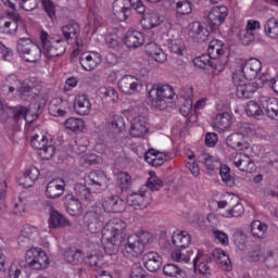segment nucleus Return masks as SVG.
I'll return each mask as SVG.
<instances>
[{
  "instance_id": "nucleus-14",
  "label": "nucleus",
  "mask_w": 278,
  "mask_h": 278,
  "mask_svg": "<svg viewBox=\"0 0 278 278\" xmlns=\"http://www.w3.org/2000/svg\"><path fill=\"white\" fill-rule=\"evenodd\" d=\"M126 201L130 207H134V210H147V206L151 205L153 198L151 197V192L139 190L129 193Z\"/></svg>"
},
{
  "instance_id": "nucleus-19",
  "label": "nucleus",
  "mask_w": 278,
  "mask_h": 278,
  "mask_svg": "<svg viewBox=\"0 0 278 278\" xmlns=\"http://www.w3.org/2000/svg\"><path fill=\"white\" fill-rule=\"evenodd\" d=\"M233 123V115L229 112H222L215 115L212 122V127L215 131L223 134V131H227L229 127H231Z\"/></svg>"
},
{
  "instance_id": "nucleus-59",
  "label": "nucleus",
  "mask_w": 278,
  "mask_h": 278,
  "mask_svg": "<svg viewBox=\"0 0 278 278\" xmlns=\"http://www.w3.org/2000/svg\"><path fill=\"white\" fill-rule=\"evenodd\" d=\"M86 220L87 218L90 219V223L87 225L90 233H97L98 231L101 230V227H103V223L101 220H99V218H97V216H94V214H87L85 216Z\"/></svg>"
},
{
  "instance_id": "nucleus-32",
  "label": "nucleus",
  "mask_w": 278,
  "mask_h": 278,
  "mask_svg": "<svg viewBox=\"0 0 278 278\" xmlns=\"http://www.w3.org/2000/svg\"><path fill=\"white\" fill-rule=\"evenodd\" d=\"M96 94L103 103H118V91L113 87H100Z\"/></svg>"
},
{
  "instance_id": "nucleus-34",
  "label": "nucleus",
  "mask_w": 278,
  "mask_h": 278,
  "mask_svg": "<svg viewBox=\"0 0 278 278\" xmlns=\"http://www.w3.org/2000/svg\"><path fill=\"white\" fill-rule=\"evenodd\" d=\"M261 105L268 118H278V100L275 98H263L261 100Z\"/></svg>"
},
{
  "instance_id": "nucleus-21",
  "label": "nucleus",
  "mask_w": 278,
  "mask_h": 278,
  "mask_svg": "<svg viewBox=\"0 0 278 278\" xmlns=\"http://www.w3.org/2000/svg\"><path fill=\"white\" fill-rule=\"evenodd\" d=\"M146 53L148 58L154 60L156 64H165L168 60V54L162 49V47L155 42H149L146 46Z\"/></svg>"
},
{
  "instance_id": "nucleus-18",
  "label": "nucleus",
  "mask_w": 278,
  "mask_h": 278,
  "mask_svg": "<svg viewBox=\"0 0 278 278\" xmlns=\"http://www.w3.org/2000/svg\"><path fill=\"white\" fill-rule=\"evenodd\" d=\"M231 162L241 173H255V162L248 154L236 153Z\"/></svg>"
},
{
  "instance_id": "nucleus-6",
  "label": "nucleus",
  "mask_w": 278,
  "mask_h": 278,
  "mask_svg": "<svg viewBox=\"0 0 278 278\" xmlns=\"http://www.w3.org/2000/svg\"><path fill=\"white\" fill-rule=\"evenodd\" d=\"M148 97L156 110H166L168 101H175L177 94L170 85L156 84L148 87Z\"/></svg>"
},
{
  "instance_id": "nucleus-9",
  "label": "nucleus",
  "mask_w": 278,
  "mask_h": 278,
  "mask_svg": "<svg viewBox=\"0 0 278 278\" xmlns=\"http://www.w3.org/2000/svg\"><path fill=\"white\" fill-rule=\"evenodd\" d=\"M262 71V62L257 59H250L248 61L238 60L232 67V75L241 77L242 79H255Z\"/></svg>"
},
{
  "instance_id": "nucleus-35",
  "label": "nucleus",
  "mask_w": 278,
  "mask_h": 278,
  "mask_svg": "<svg viewBox=\"0 0 278 278\" xmlns=\"http://www.w3.org/2000/svg\"><path fill=\"white\" fill-rule=\"evenodd\" d=\"M212 255L223 270H231V260L229 258V255H227V253L223 251V249L216 248L215 250H213Z\"/></svg>"
},
{
  "instance_id": "nucleus-37",
  "label": "nucleus",
  "mask_w": 278,
  "mask_h": 278,
  "mask_svg": "<svg viewBox=\"0 0 278 278\" xmlns=\"http://www.w3.org/2000/svg\"><path fill=\"white\" fill-rule=\"evenodd\" d=\"M144 160L150 166H162V164L168 160V156L162 152L151 149L144 153Z\"/></svg>"
},
{
  "instance_id": "nucleus-26",
  "label": "nucleus",
  "mask_w": 278,
  "mask_h": 278,
  "mask_svg": "<svg viewBox=\"0 0 278 278\" xmlns=\"http://www.w3.org/2000/svg\"><path fill=\"white\" fill-rule=\"evenodd\" d=\"M142 262L144 268L149 270L150 273H157L160 268H162V255H160L157 252H148L143 254Z\"/></svg>"
},
{
  "instance_id": "nucleus-60",
  "label": "nucleus",
  "mask_w": 278,
  "mask_h": 278,
  "mask_svg": "<svg viewBox=\"0 0 278 278\" xmlns=\"http://www.w3.org/2000/svg\"><path fill=\"white\" fill-rule=\"evenodd\" d=\"M245 114H248V116H262L264 109H262L257 102L250 101L245 106Z\"/></svg>"
},
{
  "instance_id": "nucleus-44",
  "label": "nucleus",
  "mask_w": 278,
  "mask_h": 278,
  "mask_svg": "<svg viewBox=\"0 0 278 278\" xmlns=\"http://www.w3.org/2000/svg\"><path fill=\"white\" fill-rule=\"evenodd\" d=\"M109 125L114 134H121L125 131V117L116 113L110 115Z\"/></svg>"
},
{
  "instance_id": "nucleus-57",
  "label": "nucleus",
  "mask_w": 278,
  "mask_h": 278,
  "mask_svg": "<svg viewBox=\"0 0 278 278\" xmlns=\"http://www.w3.org/2000/svg\"><path fill=\"white\" fill-rule=\"evenodd\" d=\"M191 255H194V252L189 251L184 253L181 250H176L172 252L170 257L174 262H178L179 264H188Z\"/></svg>"
},
{
  "instance_id": "nucleus-11",
  "label": "nucleus",
  "mask_w": 278,
  "mask_h": 278,
  "mask_svg": "<svg viewBox=\"0 0 278 278\" xmlns=\"http://www.w3.org/2000/svg\"><path fill=\"white\" fill-rule=\"evenodd\" d=\"M18 25H23V18L17 13L0 15V34L16 36Z\"/></svg>"
},
{
  "instance_id": "nucleus-12",
  "label": "nucleus",
  "mask_w": 278,
  "mask_h": 278,
  "mask_svg": "<svg viewBox=\"0 0 278 278\" xmlns=\"http://www.w3.org/2000/svg\"><path fill=\"white\" fill-rule=\"evenodd\" d=\"M232 81L238 99H252L257 92V87L253 83L241 78L238 74H232Z\"/></svg>"
},
{
  "instance_id": "nucleus-48",
  "label": "nucleus",
  "mask_w": 278,
  "mask_h": 278,
  "mask_svg": "<svg viewBox=\"0 0 278 278\" xmlns=\"http://www.w3.org/2000/svg\"><path fill=\"white\" fill-rule=\"evenodd\" d=\"M85 264H87L88 266H103V254L97 250L87 252L85 256Z\"/></svg>"
},
{
  "instance_id": "nucleus-4",
  "label": "nucleus",
  "mask_w": 278,
  "mask_h": 278,
  "mask_svg": "<svg viewBox=\"0 0 278 278\" xmlns=\"http://www.w3.org/2000/svg\"><path fill=\"white\" fill-rule=\"evenodd\" d=\"M3 90H9V92L16 90L23 101H34V99L38 98V92H40V89H38V79L28 78L22 83L16 75H9L5 78Z\"/></svg>"
},
{
  "instance_id": "nucleus-1",
  "label": "nucleus",
  "mask_w": 278,
  "mask_h": 278,
  "mask_svg": "<svg viewBox=\"0 0 278 278\" xmlns=\"http://www.w3.org/2000/svg\"><path fill=\"white\" fill-rule=\"evenodd\" d=\"M39 38L42 45V50L29 38H22L17 41V52L25 62H38L42 55L48 60H51V58H59V55H62V53L66 51L64 39L60 37L51 36L42 30Z\"/></svg>"
},
{
  "instance_id": "nucleus-15",
  "label": "nucleus",
  "mask_w": 278,
  "mask_h": 278,
  "mask_svg": "<svg viewBox=\"0 0 278 278\" xmlns=\"http://www.w3.org/2000/svg\"><path fill=\"white\" fill-rule=\"evenodd\" d=\"M186 33L194 42H205L210 37V30L201 22L190 23L186 28Z\"/></svg>"
},
{
  "instance_id": "nucleus-7",
  "label": "nucleus",
  "mask_w": 278,
  "mask_h": 278,
  "mask_svg": "<svg viewBox=\"0 0 278 278\" xmlns=\"http://www.w3.org/2000/svg\"><path fill=\"white\" fill-rule=\"evenodd\" d=\"M30 144L33 149L39 151L41 160H51L55 155V146L51 142L49 143L47 132L40 129V127H36L33 130Z\"/></svg>"
},
{
  "instance_id": "nucleus-2",
  "label": "nucleus",
  "mask_w": 278,
  "mask_h": 278,
  "mask_svg": "<svg viewBox=\"0 0 278 278\" xmlns=\"http://www.w3.org/2000/svg\"><path fill=\"white\" fill-rule=\"evenodd\" d=\"M85 182L87 186H90V189L84 184H76L74 190L79 199L91 201L92 192L99 193L108 190L110 178H108L103 170H92L85 176Z\"/></svg>"
},
{
  "instance_id": "nucleus-56",
  "label": "nucleus",
  "mask_w": 278,
  "mask_h": 278,
  "mask_svg": "<svg viewBox=\"0 0 278 278\" xmlns=\"http://www.w3.org/2000/svg\"><path fill=\"white\" fill-rule=\"evenodd\" d=\"M211 233L215 242H218V244H222V247H229V235L227 232L218 228H213Z\"/></svg>"
},
{
  "instance_id": "nucleus-25",
  "label": "nucleus",
  "mask_w": 278,
  "mask_h": 278,
  "mask_svg": "<svg viewBox=\"0 0 278 278\" xmlns=\"http://www.w3.org/2000/svg\"><path fill=\"white\" fill-rule=\"evenodd\" d=\"M74 110L79 116H88L92 110L90 98L84 93H78L74 100Z\"/></svg>"
},
{
  "instance_id": "nucleus-40",
  "label": "nucleus",
  "mask_w": 278,
  "mask_h": 278,
  "mask_svg": "<svg viewBox=\"0 0 278 278\" xmlns=\"http://www.w3.org/2000/svg\"><path fill=\"white\" fill-rule=\"evenodd\" d=\"M207 53L211 56V60H218L225 55V43L222 40L213 39L208 43Z\"/></svg>"
},
{
  "instance_id": "nucleus-55",
  "label": "nucleus",
  "mask_w": 278,
  "mask_h": 278,
  "mask_svg": "<svg viewBox=\"0 0 278 278\" xmlns=\"http://www.w3.org/2000/svg\"><path fill=\"white\" fill-rule=\"evenodd\" d=\"M219 214L223 218H240L244 214V206L242 203L237 202L232 208Z\"/></svg>"
},
{
  "instance_id": "nucleus-3",
  "label": "nucleus",
  "mask_w": 278,
  "mask_h": 278,
  "mask_svg": "<svg viewBox=\"0 0 278 278\" xmlns=\"http://www.w3.org/2000/svg\"><path fill=\"white\" fill-rule=\"evenodd\" d=\"M127 229V223L121 218L110 219L102 229L101 242L104 247V252L108 255L116 253V244L123 238V233Z\"/></svg>"
},
{
  "instance_id": "nucleus-46",
  "label": "nucleus",
  "mask_w": 278,
  "mask_h": 278,
  "mask_svg": "<svg viewBox=\"0 0 278 278\" xmlns=\"http://www.w3.org/2000/svg\"><path fill=\"white\" fill-rule=\"evenodd\" d=\"M61 31L63 34V38L68 40H75L77 36H79V24L75 22H71L64 26H62Z\"/></svg>"
},
{
  "instance_id": "nucleus-58",
  "label": "nucleus",
  "mask_w": 278,
  "mask_h": 278,
  "mask_svg": "<svg viewBox=\"0 0 278 278\" xmlns=\"http://www.w3.org/2000/svg\"><path fill=\"white\" fill-rule=\"evenodd\" d=\"M116 181L122 190H127L131 186V175L127 172H119L116 174Z\"/></svg>"
},
{
  "instance_id": "nucleus-28",
  "label": "nucleus",
  "mask_w": 278,
  "mask_h": 278,
  "mask_svg": "<svg viewBox=\"0 0 278 278\" xmlns=\"http://www.w3.org/2000/svg\"><path fill=\"white\" fill-rule=\"evenodd\" d=\"M71 220L58 211L50 212L48 218L49 229H64V227H71Z\"/></svg>"
},
{
  "instance_id": "nucleus-30",
  "label": "nucleus",
  "mask_w": 278,
  "mask_h": 278,
  "mask_svg": "<svg viewBox=\"0 0 278 278\" xmlns=\"http://www.w3.org/2000/svg\"><path fill=\"white\" fill-rule=\"evenodd\" d=\"M65 208L70 216H75L76 218L84 214V207L81 206V202L75 199L72 194H67L65 197Z\"/></svg>"
},
{
  "instance_id": "nucleus-63",
  "label": "nucleus",
  "mask_w": 278,
  "mask_h": 278,
  "mask_svg": "<svg viewBox=\"0 0 278 278\" xmlns=\"http://www.w3.org/2000/svg\"><path fill=\"white\" fill-rule=\"evenodd\" d=\"M45 12L51 21H55V4L51 0H41Z\"/></svg>"
},
{
  "instance_id": "nucleus-42",
  "label": "nucleus",
  "mask_w": 278,
  "mask_h": 278,
  "mask_svg": "<svg viewBox=\"0 0 278 278\" xmlns=\"http://www.w3.org/2000/svg\"><path fill=\"white\" fill-rule=\"evenodd\" d=\"M163 274L169 278H188V273L179 265L168 263L163 267Z\"/></svg>"
},
{
  "instance_id": "nucleus-22",
  "label": "nucleus",
  "mask_w": 278,
  "mask_h": 278,
  "mask_svg": "<svg viewBox=\"0 0 278 278\" xmlns=\"http://www.w3.org/2000/svg\"><path fill=\"white\" fill-rule=\"evenodd\" d=\"M147 134H149V123L147 122V117H135L130 126V136H132V138H144Z\"/></svg>"
},
{
  "instance_id": "nucleus-24",
  "label": "nucleus",
  "mask_w": 278,
  "mask_h": 278,
  "mask_svg": "<svg viewBox=\"0 0 278 278\" xmlns=\"http://www.w3.org/2000/svg\"><path fill=\"white\" fill-rule=\"evenodd\" d=\"M102 207L108 214H121L125 212V201L118 197L106 198L102 202Z\"/></svg>"
},
{
  "instance_id": "nucleus-49",
  "label": "nucleus",
  "mask_w": 278,
  "mask_h": 278,
  "mask_svg": "<svg viewBox=\"0 0 278 278\" xmlns=\"http://www.w3.org/2000/svg\"><path fill=\"white\" fill-rule=\"evenodd\" d=\"M219 177L226 186L233 188L236 186V178L231 175V168L228 165H220Z\"/></svg>"
},
{
  "instance_id": "nucleus-23",
  "label": "nucleus",
  "mask_w": 278,
  "mask_h": 278,
  "mask_svg": "<svg viewBox=\"0 0 278 278\" xmlns=\"http://www.w3.org/2000/svg\"><path fill=\"white\" fill-rule=\"evenodd\" d=\"M66 182L62 178H56L48 182L46 197L48 199H60L64 194Z\"/></svg>"
},
{
  "instance_id": "nucleus-41",
  "label": "nucleus",
  "mask_w": 278,
  "mask_h": 278,
  "mask_svg": "<svg viewBox=\"0 0 278 278\" xmlns=\"http://www.w3.org/2000/svg\"><path fill=\"white\" fill-rule=\"evenodd\" d=\"M194 267L201 273V275H210V263L207 256L202 250H198V254L193 260Z\"/></svg>"
},
{
  "instance_id": "nucleus-38",
  "label": "nucleus",
  "mask_w": 278,
  "mask_h": 278,
  "mask_svg": "<svg viewBox=\"0 0 278 278\" xmlns=\"http://www.w3.org/2000/svg\"><path fill=\"white\" fill-rule=\"evenodd\" d=\"M162 23L164 20L155 12L146 13L141 18L143 29H154V27H160Z\"/></svg>"
},
{
  "instance_id": "nucleus-52",
  "label": "nucleus",
  "mask_w": 278,
  "mask_h": 278,
  "mask_svg": "<svg viewBox=\"0 0 278 278\" xmlns=\"http://www.w3.org/2000/svg\"><path fill=\"white\" fill-rule=\"evenodd\" d=\"M148 175L149 177L146 186L149 190L157 191L161 190V188H164V181L157 177L155 172H149Z\"/></svg>"
},
{
  "instance_id": "nucleus-31",
  "label": "nucleus",
  "mask_w": 278,
  "mask_h": 278,
  "mask_svg": "<svg viewBox=\"0 0 278 278\" xmlns=\"http://www.w3.org/2000/svg\"><path fill=\"white\" fill-rule=\"evenodd\" d=\"M167 49L170 51V53H174L175 55H186V42H184V39L172 35L167 39Z\"/></svg>"
},
{
  "instance_id": "nucleus-45",
  "label": "nucleus",
  "mask_w": 278,
  "mask_h": 278,
  "mask_svg": "<svg viewBox=\"0 0 278 278\" xmlns=\"http://www.w3.org/2000/svg\"><path fill=\"white\" fill-rule=\"evenodd\" d=\"M250 231L253 238L264 240L266 238V231H268V226L260 220H253L250 225Z\"/></svg>"
},
{
  "instance_id": "nucleus-47",
  "label": "nucleus",
  "mask_w": 278,
  "mask_h": 278,
  "mask_svg": "<svg viewBox=\"0 0 278 278\" xmlns=\"http://www.w3.org/2000/svg\"><path fill=\"white\" fill-rule=\"evenodd\" d=\"M64 127L68 131H84L86 129V122L79 117H68L64 122Z\"/></svg>"
},
{
  "instance_id": "nucleus-20",
  "label": "nucleus",
  "mask_w": 278,
  "mask_h": 278,
  "mask_svg": "<svg viewBox=\"0 0 278 278\" xmlns=\"http://www.w3.org/2000/svg\"><path fill=\"white\" fill-rule=\"evenodd\" d=\"M48 110L51 116H66L71 112V103L62 98H54L50 101Z\"/></svg>"
},
{
  "instance_id": "nucleus-5",
  "label": "nucleus",
  "mask_w": 278,
  "mask_h": 278,
  "mask_svg": "<svg viewBox=\"0 0 278 278\" xmlns=\"http://www.w3.org/2000/svg\"><path fill=\"white\" fill-rule=\"evenodd\" d=\"M151 240V232L140 231L135 235H130L127 239L119 241V247L125 257H138L144 253V248Z\"/></svg>"
},
{
  "instance_id": "nucleus-29",
  "label": "nucleus",
  "mask_w": 278,
  "mask_h": 278,
  "mask_svg": "<svg viewBox=\"0 0 278 278\" xmlns=\"http://www.w3.org/2000/svg\"><path fill=\"white\" fill-rule=\"evenodd\" d=\"M36 110L37 109L31 110V106H29V109L25 106H16L12 109L13 118L16 122L25 119L26 123H34V121L38 118V113H36Z\"/></svg>"
},
{
  "instance_id": "nucleus-8",
  "label": "nucleus",
  "mask_w": 278,
  "mask_h": 278,
  "mask_svg": "<svg viewBox=\"0 0 278 278\" xmlns=\"http://www.w3.org/2000/svg\"><path fill=\"white\" fill-rule=\"evenodd\" d=\"M131 8L138 14H144V5L140 0H115L113 2V18L115 21H127L131 14Z\"/></svg>"
},
{
  "instance_id": "nucleus-16",
  "label": "nucleus",
  "mask_w": 278,
  "mask_h": 278,
  "mask_svg": "<svg viewBox=\"0 0 278 278\" xmlns=\"http://www.w3.org/2000/svg\"><path fill=\"white\" fill-rule=\"evenodd\" d=\"M103 58L97 51L84 52L79 56V64L84 71H94L101 64Z\"/></svg>"
},
{
  "instance_id": "nucleus-53",
  "label": "nucleus",
  "mask_w": 278,
  "mask_h": 278,
  "mask_svg": "<svg viewBox=\"0 0 278 278\" xmlns=\"http://www.w3.org/2000/svg\"><path fill=\"white\" fill-rule=\"evenodd\" d=\"M9 277L10 278H27V276H25V274L23 273V261L18 258L13 261V263L10 266Z\"/></svg>"
},
{
  "instance_id": "nucleus-50",
  "label": "nucleus",
  "mask_w": 278,
  "mask_h": 278,
  "mask_svg": "<svg viewBox=\"0 0 278 278\" xmlns=\"http://www.w3.org/2000/svg\"><path fill=\"white\" fill-rule=\"evenodd\" d=\"M264 33L268 38L277 39L278 38V20L271 17L266 21L264 25Z\"/></svg>"
},
{
  "instance_id": "nucleus-17",
  "label": "nucleus",
  "mask_w": 278,
  "mask_h": 278,
  "mask_svg": "<svg viewBox=\"0 0 278 278\" xmlns=\"http://www.w3.org/2000/svg\"><path fill=\"white\" fill-rule=\"evenodd\" d=\"M227 16H229V8L216 5L207 15L208 25H211V27H220V25H224L225 21H227Z\"/></svg>"
},
{
  "instance_id": "nucleus-62",
  "label": "nucleus",
  "mask_w": 278,
  "mask_h": 278,
  "mask_svg": "<svg viewBox=\"0 0 278 278\" xmlns=\"http://www.w3.org/2000/svg\"><path fill=\"white\" fill-rule=\"evenodd\" d=\"M211 62H212V59L208 54H203L193 60L194 66H197V68H203V70L210 68Z\"/></svg>"
},
{
  "instance_id": "nucleus-36",
  "label": "nucleus",
  "mask_w": 278,
  "mask_h": 278,
  "mask_svg": "<svg viewBox=\"0 0 278 278\" xmlns=\"http://www.w3.org/2000/svg\"><path fill=\"white\" fill-rule=\"evenodd\" d=\"M226 144L230 149H237V151H244L249 149V143L244 142V136L239 132H235L226 138Z\"/></svg>"
},
{
  "instance_id": "nucleus-27",
  "label": "nucleus",
  "mask_w": 278,
  "mask_h": 278,
  "mask_svg": "<svg viewBox=\"0 0 278 278\" xmlns=\"http://www.w3.org/2000/svg\"><path fill=\"white\" fill-rule=\"evenodd\" d=\"M123 41L128 49H138L144 45V34L140 30L130 29L125 34Z\"/></svg>"
},
{
  "instance_id": "nucleus-33",
  "label": "nucleus",
  "mask_w": 278,
  "mask_h": 278,
  "mask_svg": "<svg viewBox=\"0 0 278 278\" xmlns=\"http://www.w3.org/2000/svg\"><path fill=\"white\" fill-rule=\"evenodd\" d=\"M172 242L178 249H187L192 242V237L186 230H176L173 232Z\"/></svg>"
},
{
  "instance_id": "nucleus-43",
  "label": "nucleus",
  "mask_w": 278,
  "mask_h": 278,
  "mask_svg": "<svg viewBox=\"0 0 278 278\" xmlns=\"http://www.w3.org/2000/svg\"><path fill=\"white\" fill-rule=\"evenodd\" d=\"M172 7L178 16L192 14V2L190 0H173Z\"/></svg>"
},
{
  "instance_id": "nucleus-64",
  "label": "nucleus",
  "mask_w": 278,
  "mask_h": 278,
  "mask_svg": "<svg viewBox=\"0 0 278 278\" xmlns=\"http://www.w3.org/2000/svg\"><path fill=\"white\" fill-rule=\"evenodd\" d=\"M129 278H147V271L142 268V265L135 264L131 267Z\"/></svg>"
},
{
  "instance_id": "nucleus-39",
  "label": "nucleus",
  "mask_w": 278,
  "mask_h": 278,
  "mask_svg": "<svg viewBox=\"0 0 278 278\" xmlns=\"http://www.w3.org/2000/svg\"><path fill=\"white\" fill-rule=\"evenodd\" d=\"M25 240H30V242H40V230L31 225H26L22 228L20 232L18 240L23 242Z\"/></svg>"
},
{
  "instance_id": "nucleus-61",
  "label": "nucleus",
  "mask_w": 278,
  "mask_h": 278,
  "mask_svg": "<svg viewBox=\"0 0 278 278\" xmlns=\"http://www.w3.org/2000/svg\"><path fill=\"white\" fill-rule=\"evenodd\" d=\"M200 164H203L208 170H214L218 166V161L214 160L212 155L204 153L199 156Z\"/></svg>"
},
{
  "instance_id": "nucleus-13",
  "label": "nucleus",
  "mask_w": 278,
  "mask_h": 278,
  "mask_svg": "<svg viewBox=\"0 0 278 278\" xmlns=\"http://www.w3.org/2000/svg\"><path fill=\"white\" fill-rule=\"evenodd\" d=\"M117 88L123 94H138L142 90V80L134 75H125L118 80Z\"/></svg>"
},
{
  "instance_id": "nucleus-10",
  "label": "nucleus",
  "mask_w": 278,
  "mask_h": 278,
  "mask_svg": "<svg viewBox=\"0 0 278 278\" xmlns=\"http://www.w3.org/2000/svg\"><path fill=\"white\" fill-rule=\"evenodd\" d=\"M26 266L33 270H47L49 268V254L42 248L33 247L25 252Z\"/></svg>"
},
{
  "instance_id": "nucleus-54",
  "label": "nucleus",
  "mask_w": 278,
  "mask_h": 278,
  "mask_svg": "<svg viewBox=\"0 0 278 278\" xmlns=\"http://www.w3.org/2000/svg\"><path fill=\"white\" fill-rule=\"evenodd\" d=\"M65 260L68 262V264H84L86 256H84V253L79 250L76 251H67L65 253Z\"/></svg>"
},
{
  "instance_id": "nucleus-51",
  "label": "nucleus",
  "mask_w": 278,
  "mask_h": 278,
  "mask_svg": "<svg viewBox=\"0 0 278 278\" xmlns=\"http://www.w3.org/2000/svg\"><path fill=\"white\" fill-rule=\"evenodd\" d=\"M80 166H94L97 164H102L103 157L94 153L83 154L78 160Z\"/></svg>"
}]
</instances>
